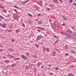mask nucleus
Wrapping results in <instances>:
<instances>
[{"label": "nucleus", "mask_w": 76, "mask_h": 76, "mask_svg": "<svg viewBox=\"0 0 76 76\" xmlns=\"http://www.w3.org/2000/svg\"><path fill=\"white\" fill-rule=\"evenodd\" d=\"M41 62H39L37 63V66H38V67H39L40 66H41Z\"/></svg>", "instance_id": "nucleus-8"}, {"label": "nucleus", "mask_w": 76, "mask_h": 76, "mask_svg": "<svg viewBox=\"0 0 76 76\" xmlns=\"http://www.w3.org/2000/svg\"><path fill=\"white\" fill-rule=\"evenodd\" d=\"M23 23V27L24 28H25V24H24L23 23Z\"/></svg>", "instance_id": "nucleus-34"}, {"label": "nucleus", "mask_w": 76, "mask_h": 76, "mask_svg": "<svg viewBox=\"0 0 76 76\" xmlns=\"http://www.w3.org/2000/svg\"><path fill=\"white\" fill-rule=\"evenodd\" d=\"M71 66L73 68L74 67V65H71Z\"/></svg>", "instance_id": "nucleus-55"}, {"label": "nucleus", "mask_w": 76, "mask_h": 76, "mask_svg": "<svg viewBox=\"0 0 76 76\" xmlns=\"http://www.w3.org/2000/svg\"><path fill=\"white\" fill-rule=\"evenodd\" d=\"M12 42H15V40H13V39H12Z\"/></svg>", "instance_id": "nucleus-58"}, {"label": "nucleus", "mask_w": 76, "mask_h": 76, "mask_svg": "<svg viewBox=\"0 0 76 76\" xmlns=\"http://www.w3.org/2000/svg\"><path fill=\"white\" fill-rule=\"evenodd\" d=\"M71 53H72V54H75V51H74V50H71Z\"/></svg>", "instance_id": "nucleus-13"}, {"label": "nucleus", "mask_w": 76, "mask_h": 76, "mask_svg": "<svg viewBox=\"0 0 76 76\" xmlns=\"http://www.w3.org/2000/svg\"><path fill=\"white\" fill-rule=\"evenodd\" d=\"M59 69V68L58 67H56L55 68V70H58Z\"/></svg>", "instance_id": "nucleus-27"}, {"label": "nucleus", "mask_w": 76, "mask_h": 76, "mask_svg": "<svg viewBox=\"0 0 76 76\" xmlns=\"http://www.w3.org/2000/svg\"><path fill=\"white\" fill-rule=\"evenodd\" d=\"M20 58H15V60H20Z\"/></svg>", "instance_id": "nucleus-20"}, {"label": "nucleus", "mask_w": 76, "mask_h": 76, "mask_svg": "<svg viewBox=\"0 0 76 76\" xmlns=\"http://www.w3.org/2000/svg\"><path fill=\"white\" fill-rule=\"evenodd\" d=\"M46 50H47V52H49V48H47Z\"/></svg>", "instance_id": "nucleus-42"}, {"label": "nucleus", "mask_w": 76, "mask_h": 76, "mask_svg": "<svg viewBox=\"0 0 76 76\" xmlns=\"http://www.w3.org/2000/svg\"><path fill=\"white\" fill-rule=\"evenodd\" d=\"M67 32H69V33H71L72 32V31L70 29H68L67 30Z\"/></svg>", "instance_id": "nucleus-17"}, {"label": "nucleus", "mask_w": 76, "mask_h": 76, "mask_svg": "<svg viewBox=\"0 0 76 76\" xmlns=\"http://www.w3.org/2000/svg\"><path fill=\"white\" fill-rule=\"evenodd\" d=\"M5 63H9V61H8V60H6L5 61Z\"/></svg>", "instance_id": "nucleus-23"}, {"label": "nucleus", "mask_w": 76, "mask_h": 76, "mask_svg": "<svg viewBox=\"0 0 76 76\" xmlns=\"http://www.w3.org/2000/svg\"><path fill=\"white\" fill-rule=\"evenodd\" d=\"M31 20H29L28 21L29 23H31Z\"/></svg>", "instance_id": "nucleus-51"}, {"label": "nucleus", "mask_w": 76, "mask_h": 76, "mask_svg": "<svg viewBox=\"0 0 76 76\" xmlns=\"http://www.w3.org/2000/svg\"><path fill=\"white\" fill-rule=\"evenodd\" d=\"M37 4H38L40 6H42V2H39V3H37Z\"/></svg>", "instance_id": "nucleus-7"}, {"label": "nucleus", "mask_w": 76, "mask_h": 76, "mask_svg": "<svg viewBox=\"0 0 76 76\" xmlns=\"http://www.w3.org/2000/svg\"><path fill=\"white\" fill-rule=\"evenodd\" d=\"M28 16H30V17H32L33 16L30 13H28Z\"/></svg>", "instance_id": "nucleus-28"}, {"label": "nucleus", "mask_w": 76, "mask_h": 76, "mask_svg": "<svg viewBox=\"0 0 76 76\" xmlns=\"http://www.w3.org/2000/svg\"><path fill=\"white\" fill-rule=\"evenodd\" d=\"M29 0H27L25 1H24L23 2V4H26V3H27V2H28L29 1Z\"/></svg>", "instance_id": "nucleus-12"}, {"label": "nucleus", "mask_w": 76, "mask_h": 76, "mask_svg": "<svg viewBox=\"0 0 76 76\" xmlns=\"http://www.w3.org/2000/svg\"><path fill=\"white\" fill-rule=\"evenodd\" d=\"M53 36L54 37H55V38H58V39H59V38H58V37L57 36H56V35H53Z\"/></svg>", "instance_id": "nucleus-32"}, {"label": "nucleus", "mask_w": 76, "mask_h": 76, "mask_svg": "<svg viewBox=\"0 0 76 76\" xmlns=\"http://www.w3.org/2000/svg\"><path fill=\"white\" fill-rule=\"evenodd\" d=\"M70 37H71V36H70V35H68L67 36V38H70Z\"/></svg>", "instance_id": "nucleus-29"}, {"label": "nucleus", "mask_w": 76, "mask_h": 76, "mask_svg": "<svg viewBox=\"0 0 76 76\" xmlns=\"http://www.w3.org/2000/svg\"><path fill=\"white\" fill-rule=\"evenodd\" d=\"M9 56H10V57H11L12 58H14V56H13L12 55H9Z\"/></svg>", "instance_id": "nucleus-21"}, {"label": "nucleus", "mask_w": 76, "mask_h": 76, "mask_svg": "<svg viewBox=\"0 0 76 76\" xmlns=\"http://www.w3.org/2000/svg\"><path fill=\"white\" fill-rule=\"evenodd\" d=\"M21 57L22 58H23L25 60H27V57H26V56H25L24 55H22Z\"/></svg>", "instance_id": "nucleus-3"}, {"label": "nucleus", "mask_w": 76, "mask_h": 76, "mask_svg": "<svg viewBox=\"0 0 76 76\" xmlns=\"http://www.w3.org/2000/svg\"><path fill=\"white\" fill-rule=\"evenodd\" d=\"M68 76H74V75L72 73H70L68 75Z\"/></svg>", "instance_id": "nucleus-14"}, {"label": "nucleus", "mask_w": 76, "mask_h": 76, "mask_svg": "<svg viewBox=\"0 0 76 76\" xmlns=\"http://www.w3.org/2000/svg\"><path fill=\"white\" fill-rule=\"evenodd\" d=\"M0 18H1L2 19H4L3 17H2L0 15Z\"/></svg>", "instance_id": "nucleus-39"}, {"label": "nucleus", "mask_w": 76, "mask_h": 76, "mask_svg": "<svg viewBox=\"0 0 76 76\" xmlns=\"http://www.w3.org/2000/svg\"><path fill=\"white\" fill-rule=\"evenodd\" d=\"M13 10H14V11H15V12H16V13H18V11H16V10H17V9H13Z\"/></svg>", "instance_id": "nucleus-22"}, {"label": "nucleus", "mask_w": 76, "mask_h": 76, "mask_svg": "<svg viewBox=\"0 0 76 76\" xmlns=\"http://www.w3.org/2000/svg\"><path fill=\"white\" fill-rule=\"evenodd\" d=\"M59 0L60 1H61V2H63V1H62V0Z\"/></svg>", "instance_id": "nucleus-62"}, {"label": "nucleus", "mask_w": 76, "mask_h": 76, "mask_svg": "<svg viewBox=\"0 0 76 76\" xmlns=\"http://www.w3.org/2000/svg\"><path fill=\"white\" fill-rule=\"evenodd\" d=\"M38 23H39L40 25H41V24H42V22H41V21H39L38 22Z\"/></svg>", "instance_id": "nucleus-18"}, {"label": "nucleus", "mask_w": 76, "mask_h": 76, "mask_svg": "<svg viewBox=\"0 0 76 76\" xmlns=\"http://www.w3.org/2000/svg\"><path fill=\"white\" fill-rule=\"evenodd\" d=\"M37 28H38V29H41V30H42V31H45V29L43 27H41L38 26L37 27Z\"/></svg>", "instance_id": "nucleus-4"}, {"label": "nucleus", "mask_w": 76, "mask_h": 76, "mask_svg": "<svg viewBox=\"0 0 76 76\" xmlns=\"http://www.w3.org/2000/svg\"><path fill=\"white\" fill-rule=\"evenodd\" d=\"M14 7L15 8H16L17 9H18V7H17V6H14Z\"/></svg>", "instance_id": "nucleus-46"}, {"label": "nucleus", "mask_w": 76, "mask_h": 76, "mask_svg": "<svg viewBox=\"0 0 76 76\" xmlns=\"http://www.w3.org/2000/svg\"><path fill=\"white\" fill-rule=\"evenodd\" d=\"M45 6H48V3L47 2H46L45 3Z\"/></svg>", "instance_id": "nucleus-37"}, {"label": "nucleus", "mask_w": 76, "mask_h": 76, "mask_svg": "<svg viewBox=\"0 0 76 76\" xmlns=\"http://www.w3.org/2000/svg\"><path fill=\"white\" fill-rule=\"evenodd\" d=\"M12 28H13V27L12 26L10 27V29H12Z\"/></svg>", "instance_id": "nucleus-59"}, {"label": "nucleus", "mask_w": 76, "mask_h": 76, "mask_svg": "<svg viewBox=\"0 0 76 76\" xmlns=\"http://www.w3.org/2000/svg\"><path fill=\"white\" fill-rule=\"evenodd\" d=\"M6 24L4 23L3 24V26H2V28H6Z\"/></svg>", "instance_id": "nucleus-11"}, {"label": "nucleus", "mask_w": 76, "mask_h": 76, "mask_svg": "<svg viewBox=\"0 0 76 76\" xmlns=\"http://www.w3.org/2000/svg\"><path fill=\"white\" fill-rule=\"evenodd\" d=\"M51 26L52 29H56V28H57L56 26H55L54 25H52Z\"/></svg>", "instance_id": "nucleus-6"}, {"label": "nucleus", "mask_w": 76, "mask_h": 76, "mask_svg": "<svg viewBox=\"0 0 76 76\" xmlns=\"http://www.w3.org/2000/svg\"><path fill=\"white\" fill-rule=\"evenodd\" d=\"M56 52L54 51L53 52V56L54 57L56 56Z\"/></svg>", "instance_id": "nucleus-19"}, {"label": "nucleus", "mask_w": 76, "mask_h": 76, "mask_svg": "<svg viewBox=\"0 0 76 76\" xmlns=\"http://www.w3.org/2000/svg\"><path fill=\"white\" fill-rule=\"evenodd\" d=\"M34 7L36 8V9H37V8H38V6L36 5L34 6Z\"/></svg>", "instance_id": "nucleus-38"}, {"label": "nucleus", "mask_w": 76, "mask_h": 76, "mask_svg": "<svg viewBox=\"0 0 76 76\" xmlns=\"http://www.w3.org/2000/svg\"><path fill=\"white\" fill-rule=\"evenodd\" d=\"M55 50H56V51H58V49H54Z\"/></svg>", "instance_id": "nucleus-54"}, {"label": "nucleus", "mask_w": 76, "mask_h": 76, "mask_svg": "<svg viewBox=\"0 0 76 76\" xmlns=\"http://www.w3.org/2000/svg\"><path fill=\"white\" fill-rule=\"evenodd\" d=\"M13 17L14 18H17L18 17V16L17 15H13Z\"/></svg>", "instance_id": "nucleus-10"}, {"label": "nucleus", "mask_w": 76, "mask_h": 76, "mask_svg": "<svg viewBox=\"0 0 76 76\" xmlns=\"http://www.w3.org/2000/svg\"><path fill=\"white\" fill-rule=\"evenodd\" d=\"M26 69H27L28 70L29 69V67L27 66H26Z\"/></svg>", "instance_id": "nucleus-35"}, {"label": "nucleus", "mask_w": 76, "mask_h": 76, "mask_svg": "<svg viewBox=\"0 0 76 76\" xmlns=\"http://www.w3.org/2000/svg\"><path fill=\"white\" fill-rule=\"evenodd\" d=\"M47 10H49V11H50V10H51L50 9L48 8L47 9Z\"/></svg>", "instance_id": "nucleus-52"}, {"label": "nucleus", "mask_w": 76, "mask_h": 76, "mask_svg": "<svg viewBox=\"0 0 76 76\" xmlns=\"http://www.w3.org/2000/svg\"><path fill=\"white\" fill-rule=\"evenodd\" d=\"M3 51V50L2 49H0V52H1V51Z\"/></svg>", "instance_id": "nucleus-60"}, {"label": "nucleus", "mask_w": 76, "mask_h": 76, "mask_svg": "<svg viewBox=\"0 0 76 76\" xmlns=\"http://www.w3.org/2000/svg\"><path fill=\"white\" fill-rule=\"evenodd\" d=\"M42 36L41 35H38L36 38V40H40L42 38Z\"/></svg>", "instance_id": "nucleus-1"}, {"label": "nucleus", "mask_w": 76, "mask_h": 76, "mask_svg": "<svg viewBox=\"0 0 76 76\" xmlns=\"http://www.w3.org/2000/svg\"><path fill=\"white\" fill-rule=\"evenodd\" d=\"M9 50H10V51H14V50L12 49L11 48L9 49Z\"/></svg>", "instance_id": "nucleus-30"}, {"label": "nucleus", "mask_w": 76, "mask_h": 76, "mask_svg": "<svg viewBox=\"0 0 76 76\" xmlns=\"http://www.w3.org/2000/svg\"><path fill=\"white\" fill-rule=\"evenodd\" d=\"M61 34H64V35H65V34L64 33H63V32H61Z\"/></svg>", "instance_id": "nucleus-49"}, {"label": "nucleus", "mask_w": 76, "mask_h": 76, "mask_svg": "<svg viewBox=\"0 0 76 76\" xmlns=\"http://www.w3.org/2000/svg\"><path fill=\"white\" fill-rule=\"evenodd\" d=\"M69 2H70V3H72V2H73V0H70Z\"/></svg>", "instance_id": "nucleus-47"}, {"label": "nucleus", "mask_w": 76, "mask_h": 76, "mask_svg": "<svg viewBox=\"0 0 76 76\" xmlns=\"http://www.w3.org/2000/svg\"><path fill=\"white\" fill-rule=\"evenodd\" d=\"M50 75H51V76H53V74L52 73H51V72H50Z\"/></svg>", "instance_id": "nucleus-50"}, {"label": "nucleus", "mask_w": 76, "mask_h": 76, "mask_svg": "<svg viewBox=\"0 0 76 76\" xmlns=\"http://www.w3.org/2000/svg\"><path fill=\"white\" fill-rule=\"evenodd\" d=\"M34 72H37V69L36 68H35L34 69Z\"/></svg>", "instance_id": "nucleus-43"}, {"label": "nucleus", "mask_w": 76, "mask_h": 76, "mask_svg": "<svg viewBox=\"0 0 76 76\" xmlns=\"http://www.w3.org/2000/svg\"><path fill=\"white\" fill-rule=\"evenodd\" d=\"M15 32L17 33V34H18V33H19V30L17 29L15 31Z\"/></svg>", "instance_id": "nucleus-24"}, {"label": "nucleus", "mask_w": 76, "mask_h": 76, "mask_svg": "<svg viewBox=\"0 0 76 76\" xmlns=\"http://www.w3.org/2000/svg\"><path fill=\"white\" fill-rule=\"evenodd\" d=\"M0 26H2V24L0 23Z\"/></svg>", "instance_id": "nucleus-64"}, {"label": "nucleus", "mask_w": 76, "mask_h": 76, "mask_svg": "<svg viewBox=\"0 0 76 76\" xmlns=\"http://www.w3.org/2000/svg\"><path fill=\"white\" fill-rule=\"evenodd\" d=\"M59 27H60V26H59V25L58 24V25H57V26H56V28H59Z\"/></svg>", "instance_id": "nucleus-48"}, {"label": "nucleus", "mask_w": 76, "mask_h": 76, "mask_svg": "<svg viewBox=\"0 0 76 76\" xmlns=\"http://www.w3.org/2000/svg\"><path fill=\"white\" fill-rule=\"evenodd\" d=\"M58 39L54 43V44H56L58 42Z\"/></svg>", "instance_id": "nucleus-33"}, {"label": "nucleus", "mask_w": 76, "mask_h": 76, "mask_svg": "<svg viewBox=\"0 0 76 76\" xmlns=\"http://www.w3.org/2000/svg\"><path fill=\"white\" fill-rule=\"evenodd\" d=\"M53 1L55 3H57V1H57V0H53Z\"/></svg>", "instance_id": "nucleus-31"}, {"label": "nucleus", "mask_w": 76, "mask_h": 76, "mask_svg": "<svg viewBox=\"0 0 76 76\" xmlns=\"http://www.w3.org/2000/svg\"><path fill=\"white\" fill-rule=\"evenodd\" d=\"M65 47L66 49H68V48H68V45H65Z\"/></svg>", "instance_id": "nucleus-15"}, {"label": "nucleus", "mask_w": 76, "mask_h": 76, "mask_svg": "<svg viewBox=\"0 0 76 76\" xmlns=\"http://www.w3.org/2000/svg\"><path fill=\"white\" fill-rule=\"evenodd\" d=\"M62 26H65V25H66V24H64V23H63L62 25Z\"/></svg>", "instance_id": "nucleus-56"}, {"label": "nucleus", "mask_w": 76, "mask_h": 76, "mask_svg": "<svg viewBox=\"0 0 76 76\" xmlns=\"http://www.w3.org/2000/svg\"><path fill=\"white\" fill-rule=\"evenodd\" d=\"M48 66H49V67H51V65L50 64H49Z\"/></svg>", "instance_id": "nucleus-57"}, {"label": "nucleus", "mask_w": 76, "mask_h": 76, "mask_svg": "<svg viewBox=\"0 0 76 76\" xmlns=\"http://www.w3.org/2000/svg\"><path fill=\"white\" fill-rule=\"evenodd\" d=\"M12 30H8V32H12Z\"/></svg>", "instance_id": "nucleus-41"}, {"label": "nucleus", "mask_w": 76, "mask_h": 76, "mask_svg": "<svg viewBox=\"0 0 76 76\" xmlns=\"http://www.w3.org/2000/svg\"><path fill=\"white\" fill-rule=\"evenodd\" d=\"M0 47H3V46L2 45H0Z\"/></svg>", "instance_id": "nucleus-63"}, {"label": "nucleus", "mask_w": 76, "mask_h": 76, "mask_svg": "<svg viewBox=\"0 0 76 76\" xmlns=\"http://www.w3.org/2000/svg\"><path fill=\"white\" fill-rule=\"evenodd\" d=\"M62 17L63 18L64 20H67V18L64 16H62Z\"/></svg>", "instance_id": "nucleus-9"}, {"label": "nucleus", "mask_w": 76, "mask_h": 76, "mask_svg": "<svg viewBox=\"0 0 76 76\" xmlns=\"http://www.w3.org/2000/svg\"><path fill=\"white\" fill-rule=\"evenodd\" d=\"M5 7H3L2 6H1L0 7V9H3V10L2 11L3 12L6 13V10L4 9Z\"/></svg>", "instance_id": "nucleus-2"}, {"label": "nucleus", "mask_w": 76, "mask_h": 76, "mask_svg": "<svg viewBox=\"0 0 76 76\" xmlns=\"http://www.w3.org/2000/svg\"><path fill=\"white\" fill-rule=\"evenodd\" d=\"M43 50L44 51H45L46 50V48L45 47H43Z\"/></svg>", "instance_id": "nucleus-26"}, {"label": "nucleus", "mask_w": 76, "mask_h": 76, "mask_svg": "<svg viewBox=\"0 0 76 76\" xmlns=\"http://www.w3.org/2000/svg\"><path fill=\"white\" fill-rule=\"evenodd\" d=\"M37 31H38V32H40L41 31V30L39 29H37Z\"/></svg>", "instance_id": "nucleus-36"}, {"label": "nucleus", "mask_w": 76, "mask_h": 76, "mask_svg": "<svg viewBox=\"0 0 76 76\" xmlns=\"http://www.w3.org/2000/svg\"><path fill=\"white\" fill-rule=\"evenodd\" d=\"M72 37L73 38H76V33H74L72 35Z\"/></svg>", "instance_id": "nucleus-5"}, {"label": "nucleus", "mask_w": 76, "mask_h": 76, "mask_svg": "<svg viewBox=\"0 0 76 76\" xmlns=\"http://www.w3.org/2000/svg\"><path fill=\"white\" fill-rule=\"evenodd\" d=\"M28 37L30 38H31V36H29Z\"/></svg>", "instance_id": "nucleus-61"}, {"label": "nucleus", "mask_w": 76, "mask_h": 76, "mask_svg": "<svg viewBox=\"0 0 76 76\" xmlns=\"http://www.w3.org/2000/svg\"><path fill=\"white\" fill-rule=\"evenodd\" d=\"M35 46L37 48H38L39 47V46H38V45L37 44H35Z\"/></svg>", "instance_id": "nucleus-25"}, {"label": "nucleus", "mask_w": 76, "mask_h": 76, "mask_svg": "<svg viewBox=\"0 0 76 76\" xmlns=\"http://www.w3.org/2000/svg\"><path fill=\"white\" fill-rule=\"evenodd\" d=\"M41 13H39V14H37L38 16H41Z\"/></svg>", "instance_id": "nucleus-45"}, {"label": "nucleus", "mask_w": 76, "mask_h": 76, "mask_svg": "<svg viewBox=\"0 0 76 76\" xmlns=\"http://www.w3.org/2000/svg\"><path fill=\"white\" fill-rule=\"evenodd\" d=\"M16 66V64H12L11 66H12V67H15V66Z\"/></svg>", "instance_id": "nucleus-16"}, {"label": "nucleus", "mask_w": 76, "mask_h": 76, "mask_svg": "<svg viewBox=\"0 0 76 76\" xmlns=\"http://www.w3.org/2000/svg\"><path fill=\"white\" fill-rule=\"evenodd\" d=\"M65 55L66 56H69V54H68V53H66L65 54Z\"/></svg>", "instance_id": "nucleus-44"}, {"label": "nucleus", "mask_w": 76, "mask_h": 76, "mask_svg": "<svg viewBox=\"0 0 76 76\" xmlns=\"http://www.w3.org/2000/svg\"><path fill=\"white\" fill-rule=\"evenodd\" d=\"M53 25H55V26H56V22L54 21L53 23Z\"/></svg>", "instance_id": "nucleus-40"}, {"label": "nucleus", "mask_w": 76, "mask_h": 76, "mask_svg": "<svg viewBox=\"0 0 76 76\" xmlns=\"http://www.w3.org/2000/svg\"><path fill=\"white\" fill-rule=\"evenodd\" d=\"M50 7H53V4H51L49 6Z\"/></svg>", "instance_id": "nucleus-53"}]
</instances>
